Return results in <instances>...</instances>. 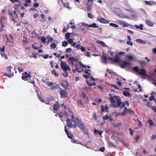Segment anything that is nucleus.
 Returning a JSON list of instances; mask_svg holds the SVG:
<instances>
[{
  "mask_svg": "<svg viewBox=\"0 0 156 156\" xmlns=\"http://www.w3.org/2000/svg\"><path fill=\"white\" fill-rule=\"evenodd\" d=\"M129 131L130 132V134L131 136H133L134 134L133 130L131 128H129Z\"/></svg>",
  "mask_w": 156,
  "mask_h": 156,
  "instance_id": "c03bdc74",
  "label": "nucleus"
},
{
  "mask_svg": "<svg viewBox=\"0 0 156 156\" xmlns=\"http://www.w3.org/2000/svg\"><path fill=\"white\" fill-rule=\"evenodd\" d=\"M52 73L53 75H54L56 77L58 76H59L58 74L56 73L55 69H54L52 71Z\"/></svg>",
  "mask_w": 156,
  "mask_h": 156,
  "instance_id": "2f4dec72",
  "label": "nucleus"
},
{
  "mask_svg": "<svg viewBox=\"0 0 156 156\" xmlns=\"http://www.w3.org/2000/svg\"><path fill=\"white\" fill-rule=\"evenodd\" d=\"M44 83L46 84V85L49 87H51L50 88V89L51 90H54L55 89H57L58 87V85H56V86H54V83L52 82H49L48 81H46V82H44Z\"/></svg>",
  "mask_w": 156,
  "mask_h": 156,
  "instance_id": "39448f33",
  "label": "nucleus"
},
{
  "mask_svg": "<svg viewBox=\"0 0 156 156\" xmlns=\"http://www.w3.org/2000/svg\"><path fill=\"white\" fill-rule=\"evenodd\" d=\"M110 25L111 26H112L113 27H115V28H117L119 27V25H118L116 24L115 23H110Z\"/></svg>",
  "mask_w": 156,
  "mask_h": 156,
  "instance_id": "4c0bfd02",
  "label": "nucleus"
},
{
  "mask_svg": "<svg viewBox=\"0 0 156 156\" xmlns=\"http://www.w3.org/2000/svg\"><path fill=\"white\" fill-rule=\"evenodd\" d=\"M87 16L90 19H93L94 17V16L90 13H88L87 14Z\"/></svg>",
  "mask_w": 156,
  "mask_h": 156,
  "instance_id": "09e8293b",
  "label": "nucleus"
},
{
  "mask_svg": "<svg viewBox=\"0 0 156 156\" xmlns=\"http://www.w3.org/2000/svg\"><path fill=\"white\" fill-rule=\"evenodd\" d=\"M143 26L142 24H140L139 26H137L136 25H135V27L136 29H139L140 30H143Z\"/></svg>",
  "mask_w": 156,
  "mask_h": 156,
  "instance_id": "6ab92c4d",
  "label": "nucleus"
},
{
  "mask_svg": "<svg viewBox=\"0 0 156 156\" xmlns=\"http://www.w3.org/2000/svg\"><path fill=\"white\" fill-rule=\"evenodd\" d=\"M77 104L80 107H82L83 105V103H82V101L81 99H80L78 101H77Z\"/></svg>",
  "mask_w": 156,
  "mask_h": 156,
  "instance_id": "2eb2a0df",
  "label": "nucleus"
},
{
  "mask_svg": "<svg viewBox=\"0 0 156 156\" xmlns=\"http://www.w3.org/2000/svg\"><path fill=\"white\" fill-rule=\"evenodd\" d=\"M60 91L59 92V94L60 95L61 98H67L68 95V93L66 90H64L60 88Z\"/></svg>",
  "mask_w": 156,
  "mask_h": 156,
  "instance_id": "6e6552de",
  "label": "nucleus"
},
{
  "mask_svg": "<svg viewBox=\"0 0 156 156\" xmlns=\"http://www.w3.org/2000/svg\"><path fill=\"white\" fill-rule=\"evenodd\" d=\"M126 44L132 46L133 45V43L130 41H128L126 42Z\"/></svg>",
  "mask_w": 156,
  "mask_h": 156,
  "instance_id": "0e129e2a",
  "label": "nucleus"
},
{
  "mask_svg": "<svg viewBox=\"0 0 156 156\" xmlns=\"http://www.w3.org/2000/svg\"><path fill=\"white\" fill-rule=\"evenodd\" d=\"M72 51L71 48H68L66 49V53H69Z\"/></svg>",
  "mask_w": 156,
  "mask_h": 156,
  "instance_id": "4d7b16f0",
  "label": "nucleus"
},
{
  "mask_svg": "<svg viewBox=\"0 0 156 156\" xmlns=\"http://www.w3.org/2000/svg\"><path fill=\"white\" fill-rule=\"evenodd\" d=\"M100 22L101 23H108L109 21L104 18H101L99 20Z\"/></svg>",
  "mask_w": 156,
  "mask_h": 156,
  "instance_id": "4468645a",
  "label": "nucleus"
},
{
  "mask_svg": "<svg viewBox=\"0 0 156 156\" xmlns=\"http://www.w3.org/2000/svg\"><path fill=\"white\" fill-rule=\"evenodd\" d=\"M78 126L80 128L82 129L85 127L84 124L83 123L80 124H78Z\"/></svg>",
  "mask_w": 156,
  "mask_h": 156,
  "instance_id": "72a5a7b5",
  "label": "nucleus"
},
{
  "mask_svg": "<svg viewBox=\"0 0 156 156\" xmlns=\"http://www.w3.org/2000/svg\"><path fill=\"white\" fill-rule=\"evenodd\" d=\"M11 68L12 66H11L7 68V70L9 73H11Z\"/></svg>",
  "mask_w": 156,
  "mask_h": 156,
  "instance_id": "3c124183",
  "label": "nucleus"
},
{
  "mask_svg": "<svg viewBox=\"0 0 156 156\" xmlns=\"http://www.w3.org/2000/svg\"><path fill=\"white\" fill-rule=\"evenodd\" d=\"M82 130L83 131L84 134L88 135V130L86 128H85V127L84 128L82 129Z\"/></svg>",
  "mask_w": 156,
  "mask_h": 156,
  "instance_id": "393cba45",
  "label": "nucleus"
},
{
  "mask_svg": "<svg viewBox=\"0 0 156 156\" xmlns=\"http://www.w3.org/2000/svg\"><path fill=\"white\" fill-rule=\"evenodd\" d=\"M133 70L137 73L138 74L141 76H147L146 71L145 69H139L138 66H135L133 68Z\"/></svg>",
  "mask_w": 156,
  "mask_h": 156,
  "instance_id": "7ed1b4c3",
  "label": "nucleus"
},
{
  "mask_svg": "<svg viewBox=\"0 0 156 156\" xmlns=\"http://www.w3.org/2000/svg\"><path fill=\"white\" fill-rule=\"evenodd\" d=\"M65 131L66 132L69 138L71 140H73L74 138L73 135L71 133L70 131H69L67 129L66 126H65Z\"/></svg>",
  "mask_w": 156,
  "mask_h": 156,
  "instance_id": "9d476101",
  "label": "nucleus"
},
{
  "mask_svg": "<svg viewBox=\"0 0 156 156\" xmlns=\"http://www.w3.org/2000/svg\"><path fill=\"white\" fill-rule=\"evenodd\" d=\"M126 57L128 59H129L130 60H132L133 59L135 60L136 59L135 58H134L132 55H127V56H126Z\"/></svg>",
  "mask_w": 156,
  "mask_h": 156,
  "instance_id": "c756f323",
  "label": "nucleus"
},
{
  "mask_svg": "<svg viewBox=\"0 0 156 156\" xmlns=\"http://www.w3.org/2000/svg\"><path fill=\"white\" fill-rule=\"evenodd\" d=\"M144 2L147 5H153V2H151L145 1Z\"/></svg>",
  "mask_w": 156,
  "mask_h": 156,
  "instance_id": "e433bc0d",
  "label": "nucleus"
},
{
  "mask_svg": "<svg viewBox=\"0 0 156 156\" xmlns=\"http://www.w3.org/2000/svg\"><path fill=\"white\" fill-rule=\"evenodd\" d=\"M102 59L104 60V61L105 62V63H106V62L107 59H108V57H107L105 56H104L102 57Z\"/></svg>",
  "mask_w": 156,
  "mask_h": 156,
  "instance_id": "6e6d98bb",
  "label": "nucleus"
},
{
  "mask_svg": "<svg viewBox=\"0 0 156 156\" xmlns=\"http://www.w3.org/2000/svg\"><path fill=\"white\" fill-rule=\"evenodd\" d=\"M94 133L95 134H98L99 135H100L102 134V131L98 130L96 129H95L94 130Z\"/></svg>",
  "mask_w": 156,
  "mask_h": 156,
  "instance_id": "412c9836",
  "label": "nucleus"
},
{
  "mask_svg": "<svg viewBox=\"0 0 156 156\" xmlns=\"http://www.w3.org/2000/svg\"><path fill=\"white\" fill-rule=\"evenodd\" d=\"M20 5H17V4H15L14 5V8H15V10L13 11V14L16 15V18L18 17V15L16 13V10L18 7V6Z\"/></svg>",
  "mask_w": 156,
  "mask_h": 156,
  "instance_id": "dca6fc26",
  "label": "nucleus"
},
{
  "mask_svg": "<svg viewBox=\"0 0 156 156\" xmlns=\"http://www.w3.org/2000/svg\"><path fill=\"white\" fill-rule=\"evenodd\" d=\"M108 59L110 60L112 62H114L116 63H118L121 61V59L119 58V56L118 54L115 55V58L108 57Z\"/></svg>",
  "mask_w": 156,
  "mask_h": 156,
  "instance_id": "20e7f679",
  "label": "nucleus"
},
{
  "mask_svg": "<svg viewBox=\"0 0 156 156\" xmlns=\"http://www.w3.org/2000/svg\"><path fill=\"white\" fill-rule=\"evenodd\" d=\"M89 71L90 72L91 70L89 69H86L85 71V73L86 74H87L88 76H90L91 75V73H89Z\"/></svg>",
  "mask_w": 156,
  "mask_h": 156,
  "instance_id": "58836bf2",
  "label": "nucleus"
},
{
  "mask_svg": "<svg viewBox=\"0 0 156 156\" xmlns=\"http://www.w3.org/2000/svg\"><path fill=\"white\" fill-rule=\"evenodd\" d=\"M62 4L63 5L65 6V8H66L67 9H69V4L68 2H62Z\"/></svg>",
  "mask_w": 156,
  "mask_h": 156,
  "instance_id": "4be33fe9",
  "label": "nucleus"
},
{
  "mask_svg": "<svg viewBox=\"0 0 156 156\" xmlns=\"http://www.w3.org/2000/svg\"><path fill=\"white\" fill-rule=\"evenodd\" d=\"M112 12L115 15L119 16L122 15V9L119 8H115L114 10L112 11Z\"/></svg>",
  "mask_w": 156,
  "mask_h": 156,
  "instance_id": "423d86ee",
  "label": "nucleus"
},
{
  "mask_svg": "<svg viewBox=\"0 0 156 156\" xmlns=\"http://www.w3.org/2000/svg\"><path fill=\"white\" fill-rule=\"evenodd\" d=\"M82 24L83 26H84L85 27H86L87 29H88V27H89V25H88L87 24L84 23H82Z\"/></svg>",
  "mask_w": 156,
  "mask_h": 156,
  "instance_id": "49530a36",
  "label": "nucleus"
},
{
  "mask_svg": "<svg viewBox=\"0 0 156 156\" xmlns=\"http://www.w3.org/2000/svg\"><path fill=\"white\" fill-rule=\"evenodd\" d=\"M10 1L13 2V3H14L16 2H19V4L18 5H20V4H22V3L19 1V0H10Z\"/></svg>",
  "mask_w": 156,
  "mask_h": 156,
  "instance_id": "ea45409f",
  "label": "nucleus"
},
{
  "mask_svg": "<svg viewBox=\"0 0 156 156\" xmlns=\"http://www.w3.org/2000/svg\"><path fill=\"white\" fill-rule=\"evenodd\" d=\"M91 5H90L89 4H87V10H88V11H89V12H90L91 9H92Z\"/></svg>",
  "mask_w": 156,
  "mask_h": 156,
  "instance_id": "bb28decb",
  "label": "nucleus"
},
{
  "mask_svg": "<svg viewBox=\"0 0 156 156\" xmlns=\"http://www.w3.org/2000/svg\"><path fill=\"white\" fill-rule=\"evenodd\" d=\"M9 37L10 38V39H9L8 38H7V40H8L9 43H11L12 44H13V37L12 36L11 34H10L9 36Z\"/></svg>",
  "mask_w": 156,
  "mask_h": 156,
  "instance_id": "a211bd4d",
  "label": "nucleus"
},
{
  "mask_svg": "<svg viewBox=\"0 0 156 156\" xmlns=\"http://www.w3.org/2000/svg\"><path fill=\"white\" fill-rule=\"evenodd\" d=\"M68 60L70 62H77L78 60L77 59H75L73 57H69L68 58Z\"/></svg>",
  "mask_w": 156,
  "mask_h": 156,
  "instance_id": "ddd939ff",
  "label": "nucleus"
},
{
  "mask_svg": "<svg viewBox=\"0 0 156 156\" xmlns=\"http://www.w3.org/2000/svg\"><path fill=\"white\" fill-rule=\"evenodd\" d=\"M71 141L74 143L78 144V141L77 140H75L74 138H73V140H72Z\"/></svg>",
  "mask_w": 156,
  "mask_h": 156,
  "instance_id": "052dcab7",
  "label": "nucleus"
},
{
  "mask_svg": "<svg viewBox=\"0 0 156 156\" xmlns=\"http://www.w3.org/2000/svg\"><path fill=\"white\" fill-rule=\"evenodd\" d=\"M146 23L147 25L151 27L153 25V23L149 20H147Z\"/></svg>",
  "mask_w": 156,
  "mask_h": 156,
  "instance_id": "aec40b11",
  "label": "nucleus"
},
{
  "mask_svg": "<svg viewBox=\"0 0 156 156\" xmlns=\"http://www.w3.org/2000/svg\"><path fill=\"white\" fill-rule=\"evenodd\" d=\"M29 82L33 83L34 86L36 87L35 85V82L34 80H30V81H29Z\"/></svg>",
  "mask_w": 156,
  "mask_h": 156,
  "instance_id": "69168bd1",
  "label": "nucleus"
},
{
  "mask_svg": "<svg viewBox=\"0 0 156 156\" xmlns=\"http://www.w3.org/2000/svg\"><path fill=\"white\" fill-rule=\"evenodd\" d=\"M60 106V105L58 103H57L54 105L53 109L54 110L57 111L59 108Z\"/></svg>",
  "mask_w": 156,
  "mask_h": 156,
  "instance_id": "f8f14e48",
  "label": "nucleus"
},
{
  "mask_svg": "<svg viewBox=\"0 0 156 156\" xmlns=\"http://www.w3.org/2000/svg\"><path fill=\"white\" fill-rule=\"evenodd\" d=\"M68 44V43L66 41H64L62 44V45L63 47H66L67 46Z\"/></svg>",
  "mask_w": 156,
  "mask_h": 156,
  "instance_id": "473e14b6",
  "label": "nucleus"
},
{
  "mask_svg": "<svg viewBox=\"0 0 156 156\" xmlns=\"http://www.w3.org/2000/svg\"><path fill=\"white\" fill-rule=\"evenodd\" d=\"M70 33H68L65 34V38L67 40L69 39V38H70Z\"/></svg>",
  "mask_w": 156,
  "mask_h": 156,
  "instance_id": "7c9ffc66",
  "label": "nucleus"
},
{
  "mask_svg": "<svg viewBox=\"0 0 156 156\" xmlns=\"http://www.w3.org/2000/svg\"><path fill=\"white\" fill-rule=\"evenodd\" d=\"M148 123L151 126L153 125V122L151 119L149 120L148 121Z\"/></svg>",
  "mask_w": 156,
  "mask_h": 156,
  "instance_id": "8fccbe9b",
  "label": "nucleus"
},
{
  "mask_svg": "<svg viewBox=\"0 0 156 156\" xmlns=\"http://www.w3.org/2000/svg\"><path fill=\"white\" fill-rule=\"evenodd\" d=\"M81 97L83 99H84L86 98V94L84 93H82L81 94Z\"/></svg>",
  "mask_w": 156,
  "mask_h": 156,
  "instance_id": "864d4df0",
  "label": "nucleus"
},
{
  "mask_svg": "<svg viewBox=\"0 0 156 156\" xmlns=\"http://www.w3.org/2000/svg\"><path fill=\"white\" fill-rule=\"evenodd\" d=\"M41 42L43 43H45L46 41V39L45 38L44 36L42 37L41 38Z\"/></svg>",
  "mask_w": 156,
  "mask_h": 156,
  "instance_id": "79ce46f5",
  "label": "nucleus"
},
{
  "mask_svg": "<svg viewBox=\"0 0 156 156\" xmlns=\"http://www.w3.org/2000/svg\"><path fill=\"white\" fill-rule=\"evenodd\" d=\"M154 98L153 95H152L149 98V99L150 101H153Z\"/></svg>",
  "mask_w": 156,
  "mask_h": 156,
  "instance_id": "680f3d73",
  "label": "nucleus"
},
{
  "mask_svg": "<svg viewBox=\"0 0 156 156\" xmlns=\"http://www.w3.org/2000/svg\"><path fill=\"white\" fill-rule=\"evenodd\" d=\"M1 56L2 57H3L4 58V59H5V60L8 58V57L7 55L5 53L2 54Z\"/></svg>",
  "mask_w": 156,
  "mask_h": 156,
  "instance_id": "37998d69",
  "label": "nucleus"
},
{
  "mask_svg": "<svg viewBox=\"0 0 156 156\" xmlns=\"http://www.w3.org/2000/svg\"><path fill=\"white\" fill-rule=\"evenodd\" d=\"M109 116L107 115H105L103 117V119L104 120H106L108 119Z\"/></svg>",
  "mask_w": 156,
  "mask_h": 156,
  "instance_id": "bf43d9fd",
  "label": "nucleus"
},
{
  "mask_svg": "<svg viewBox=\"0 0 156 156\" xmlns=\"http://www.w3.org/2000/svg\"><path fill=\"white\" fill-rule=\"evenodd\" d=\"M87 4L92 5L93 4V0H87Z\"/></svg>",
  "mask_w": 156,
  "mask_h": 156,
  "instance_id": "13d9d810",
  "label": "nucleus"
},
{
  "mask_svg": "<svg viewBox=\"0 0 156 156\" xmlns=\"http://www.w3.org/2000/svg\"><path fill=\"white\" fill-rule=\"evenodd\" d=\"M61 67L62 69L65 72H67L68 70H70V68L67 66V64L65 62H63L61 60Z\"/></svg>",
  "mask_w": 156,
  "mask_h": 156,
  "instance_id": "0eeeda50",
  "label": "nucleus"
},
{
  "mask_svg": "<svg viewBox=\"0 0 156 156\" xmlns=\"http://www.w3.org/2000/svg\"><path fill=\"white\" fill-rule=\"evenodd\" d=\"M130 64V62L123 61H122V63L120 64V67L122 68H124L126 66H129Z\"/></svg>",
  "mask_w": 156,
  "mask_h": 156,
  "instance_id": "9b49d317",
  "label": "nucleus"
},
{
  "mask_svg": "<svg viewBox=\"0 0 156 156\" xmlns=\"http://www.w3.org/2000/svg\"><path fill=\"white\" fill-rule=\"evenodd\" d=\"M23 75L22 79L25 81L28 80V79H30L31 77V76L30 75V73H28L27 72H25L23 73Z\"/></svg>",
  "mask_w": 156,
  "mask_h": 156,
  "instance_id": "1a4fd4ad",
  "label": "nucleus"
},
{
  "mask_svg": "<svg viewBox=\"0 0 156 156\" xmlns=\"http://www.w3.org/2000/svg\"><path fill=\"white\" fill-rule=\"evenodd\" d=\"M105 148L104 147H103L101 148L99 150V151H101L102 152H104V151L105 150Z\"/></svg>",
  "mask_w": 156,
  "mask_h": 156,
  "instance_id": "774afa93",
  "label": "nucleus"
},
{
  "mask_svg": "<svg viewBox=\"0 0 156 156\" xmlns=\"http://www.w3.org/2000/svg\"><path fill=\"white\" fill-rule=\"evenodd\" d=\"M32 47L35 50H37L38 48V47H37L35 44H32Z\"/></svg>",
  "mask_w": 156,
  "mask_h": 156,
  "instance_id": "338daca9",
  "label": "nucleus"
},
{
  "mask_svg": "<svg viewBox=\"0 0 156 156\" xmlns=\"http://www.w3.org/2000/svg\"><path fill=\"white\" fill-rule=\"evenodd\" d=\"M123 94L126 97L130 96V93L128 91L125 90L123 92Z\"/></svg>",
  "mask_w": 156,
  "mask_h": 156,
  "instance_id": "f3484780",
  "label": "nucleus"
},
{
  "mask_svg": "<svg viewBox=\"0 0 156 156\" xmlns=\"http://www.w3.org/2000/svg\"><path fill=\"white\" fill-rule=\"evenodd\" d=\"M121 24H122V27H127L129 25V24L126 22H122Z\"/></svg>",
  "mask_w": 156,
  "mask_h": 156,
  "instance_id": "c9c22d12",
  "label": "nucleus"
},
{
  "mask_svg": "<svg viewBox=\"0 0 156 156\" xmlns=\"http://www.w3.org/2000/svg\"><path fill=\"white\" fill-rule=\"evenodd\" d=\"M99 43L101 44L102 46H105V44L104 42L102 41H99Z\"/></svg>",
  "mask_w": 156,
  "mask_h": 156,
  "instance_id": "5fc2aeb1",
  "label": "nucleus"
},
{
  "mask_svg": "<svg viewBox=\"0 0 156 156\" xmlns=\"http://www.w3.org/2000/svg\"><path fill=\"white\" fill-rule=\"evenodd\" d=\"M37 96L41 101L42 102H45V100L43 98V97H42L40 95H37Z\"/></svg>",
  "mask_w": 156,
  "mask_h": 156,
  "instance_id": "cd10ccee",
  "label": "nucleus"
},
{
  "mask_svg": "<svg viewBox=\"0 0 156 156\" xmlns=\"http://www.w3.org/2000/svg\"><path fill=\"white\" fill-rule=\"evenodd\" d=\"M56 46L57 45L55 43H52L50 45V48L51 49H53L55 48Z\"/></svg>",
  "mask_w": 156,
  "mask_h": 156,
  "instance_id": "c85d7f7f",
  "label": "nucleus"
},
{
  "mask_svg": "<svg viewBox=\"0 0 156 156\" xmlns=\"http://www.w3.org/2000/svg\"><path fill=\"white\" fill-rule=\"evenodd\" d=\"M32 55H30L29 56V57L30 58H32L33 57H34L35 58V59H37V53H35L34 52H33L32 53Z\"/></svg>",
  "mask_w": 156,
  "mask_h": 156,
  "instance_id": "5701e85b",
  "label": "nucleus"
},
{
  "mask_svg": "<svg viewBox=\"0 0 156 156\" xmlns=\"http://www.w3.org/2000/svg\"><path fill=\"white\" fill-rule=\"evenodd\" d=\"M5 46H4L2 48L1 47H0V52H5Z\"/></svg>",
  "mask_w": 156,
  "mask_h": 156,
  "instance_id": "a18cd8bd",
  "label": "nucleus"
},
{
  "mask_svg": "<svg viewBox=\"0 0 156 156\" xmlns=\"http://www.w3.org/2000/svg\"><path fill=\"white\" fill-rule=\"evenodd\" d=\"M79 64H80V65L81 66H82L83 68H84L85 69H86V66L85 65L83 64L81 62H79Z\"/></svg>",
  "mask_w": 156,
  "mask_h": 156,
  "instance_id": "e2e57ef3",
  "label": "nucleus"
},
{
  "mask_svg": "<svg viewBox=\"0 0 156 156\" xmlns=\"http://www.w3.org/2000/svg\"><path fill=\"white\" fill-rule=\"evenodd\" d=\"M41 16L42 18L41 21L44 22L45 21V19L44 18V15L43 14H41Z\"/></svg>",
  "mask_w": 156,
  "mask_h": 156,
  "instance_id": "a19ab883",
  "label": "nucleus"
},
{
  "mask_svg": "<svg viewBox=\"0 0 156 156\" xmlns=\"http://www.w3.org/2000/svg\"><path fill=\"white\" fill-rule=\"evenodd\" d=\"M89 27H93L94 28H98V27L96 23H93L91 25H89Z\"/></svg>",
  "mask_w": 156,
  "mask_h": 156,
  "instance_id": "b1692460",
  "label": "nucleus"
},
{
  "mask_svg": "<svg viewBox=\"0 0 156 156\" xmlns=\"http://www.w3.org/2000/svg\"><path fill=\"white\" fill-rule=\"evenodd\" d=\"M109 98L112 103L114 104L115 103V99L117 100L116 103L117 105L116 107L118 106L121 108L124 107L126 105V103L124 102H121V98L119 96L114 95L113 96L111 94H109Z\"/></svg>",
  "mask_w": 156,
  "mask_h": 156,
  "instance_id": "f257e3e1",
  "label": "nucleus"
},
{
  "mask_svg": "<svg viewBox=\"0 0 156 156\" xmlns=\"http://www.w3.org/2000/svg\"><path fill=\"white\" fill-rule=\"evenodd\" d=\"M69 114L70 115V116L71 119L69 118L67 119L66 121V126L70 128H75L76 127L77 122L76 120H77L74 117L72 112H70Z\"/></svg>",
  "mask_w": 156,
  "mask_h": 156,
  "instance_id": "f03ea898",
  "label": "nucleus"
},
{
  "mask_svg": "<svg viewBox=\"0 0 156 156\" xmlns=\"http://www.w3.org/2000/svg\"><path fill=\"white\" fill-rule=\"evenodd\" d=\"M149 108H152V109L156 113V107L155 106H153L152 105H148Z\"/></svg>",
  "mask_w": 156,
  "mask_h": 156,
  "instance_id": "f704fd0d",
  "label": "nucleus"
},
{
  "mask_svg": "<svg viewBox=\"0 0 156 156\" xmlns=\"http://www.w3.org/2000/svg\"><path fill=\"white\" fill-rule=\"evenodd\" d=\"M22 24H23L25 27L26 28H27L28 27H29V24L28 21H26L25 22H22Z\"/></svg>",
  "mask_w": 156,
  "mask_h": 156,
  "instance_id": "a878e982",
  "label": "nucleus"
},
{
  "mask_svg": "<svg viewBox=\"0 0 156 156\" xmlns=\"http://www.w3.org/2000/svg\"><path fill=\"white\" fill-rule=\"evenodd\" d=\"M11 73H5L4 74V75H3V76H5L11 78Z\"/></svg>",
  "mask_w": 156,
  "mask_h": 156,
  "instance_id": "de8ad7c7",
  "label": "nucleus"
},
{
  "mask_svg": "<svg viewBox=\"0 0 156 156\" xmlns=\"http://www.w3.org/2000/svg\"><path fill=\"white\" fill-rule=\"evenodd\" d=\"M68 42L70 44H71L73 43V40L72 39H68Z\"/></svg>",
  "mask_w": 156,
  "mask_h": 156,
  "instance_id": "603ef678",
  "label": "nucleus"
}]
</instances>
